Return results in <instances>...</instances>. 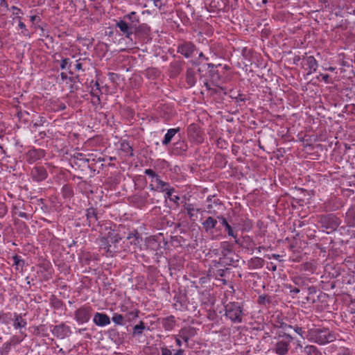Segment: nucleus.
<instances>
[{
    "mask_svg": "<svg viewBox=\"0 0 355 355\" xmlns=\"http://www.w3.org/2000/svg\"><path fill=\"white\" fill-rule=\"evenodd\" d=\"M144 173L150 180V191L165 194L173 187L170 182L163 180L162 177L151 168L145 169Z\"/></svg>",
    "mask_w": 355,
    "mask_h": 355,
    "instance_id": "1",
    "label": "nucleus"
},
{
    "mask_svg": "<svg viewBox=\"0 0 355 355\" xmlns=\"http://www.w3.org/2000/svg\"><path fill=\"white\" fill-rule=\"evenodd\" d=\"M337 334L329 329H312L309 331V340L324 345L336 340Z\"/></svg>",
    "mask_w": 355,
    "mask_h": 355,
    "instance_id": "2",
    "label": "nucleus"
},
{
    "mask_svg": "<svg viewBox=\"0 0 355 355\" xmlns=\"http://www.w3.org/2000/svg\"><path fill=\"white\" fill-rule=\"evenodd\" d=\"M274 339L277 341L271 349L272 351L278 355H287L293 337L282 331H279L275 334Z\"/></svg>",
    "mask_w": 355,
    "mask_h": 355,
    "instance_id": "3",
    "label": "nucleus"
},
{
    "mask_svg": "<svg viewBox=\"0 0 355 355\" xmlns=\"http://www.w3.org/2000/svg\"><path fill=\"white\" fill-rule=\"evenodd\" d=\"M209 70V76L211 81L216 86H219L220 84L226 82L227 76L223 74L224 71L230 70V67L227 65L223 66L221 64H214L211 63L207 64Z\"/></svg>",
    "mask_w": 355,
    "mask_h": 355,
    "instance_id": "4",
    "label": "nucleus"
},
{
    "mask_svg": "<svg viewBox=\"0 0 355 355\" xmlns=\"http://www.w3.org/2000/svg\"><path fill=\"white\" fill-rule=\"evenodd\" d=\"M318 222L327 232L336 230L340 223V219L332 214L319 216Z\"/></svg>",
    "mask_w": 355,
    "mask_h": 355,
    "instance_id": "5",
    "label": "nucleus"
},
{
    "mask_svg": "<svg viewBox=\"0 0 355 355\" xmlns=\"http://www.w3.org/2000/svg\"><path fill=\"white\" fill-rule=\"evenodd\" d=\"M225 315L232 322H242V309L238 302H230L225 305Z\"/></svg>",
    "mask_w": 355,
    "mask_h": 355,
    "instance_id": "6",
    "label": "nucleus"
},
{
    "mask_svg": "<svg viewBox=\"0 0 355 355\" xmlns=\"http://www.w3.org/2000/svg\"><path fill=\"white\" fill-rule=\"evenodd\" d=\"M20 336L13 335L0 347V355H8L12 349L19 345L26 337V334L20 331Z\"/></svg>",
    "mask_w": 355,
    "mask_h": 355,
    "instance_id": "7",
    "label": "nucleus"
},
{
    "mask_svg": "<svg viewBox=\"0 0 355 355\" xmlns=\"http://www.w3.org/2000/svg\"><path fill=\"white\" fill-rule=\"evenodd\" d=\"M93 309L87 304H84L74 312V319L78 324H85L89 321Z\"/></svg>",
    "mask_w": 355,
    "mask_h": 355,
    "instance_id": "8",
    "label": "nucleus"
},
{
    "mask_svg": "<svg viewBox=\"0 0 355 355\" xmlns=\"http://www.w3.org/2000/svg\"><path fill=\"white\" fill-rule=\"evenodd\" d=\"M177 52L188 59L198 53V48L191 42L184 41L178 45Z\"/></svg>",
    "mask_w": 355,
    "mask_h": 355,
    "instance_id": "9",
    "label": "nucleus"
},
{
    "mask_svg": "<svg viewBox=\"0 0 355 355\" xmlns=\"http://www.w3.org/2000/svg\"><path fill=\"white\" fill-rule=\"evenodd\" d=\"M235 243L250 254H252L254 252L257 245L254 239L248 235L242 236L241 239L238 238L235 241Z\"/></svg>",
    "mask_w": 355,
    "mask_h": 355,
    "instance_id": "10",
    "label": "nucleus"
},
{
    "mask_svg": "<svg viewBox=\"0 0 355 355\" xmlns=\"http://www.w3.org/2000/svg\"><path fill=\"white\" fill-rule=\"evenodd\" d=\"M126 241L129 245L128 246V249H125V250L136 252L137 249L140 248V243L142 241V238L138 231L137 230H134L128 234Z\"/></svg>",
    "mask_w": 355,
    "mask_h": 355,
    "instance_id": "11",
    "label": "nucleus"
},
{
    "mask_svg": "<svg viewBox=\"0 0 355 355\" xmlns=\"http://www.w3.org/2000/svg\"><path fill=\"white\" fill-rule=\"evenodd\" d=\"M52 334L58 339H64L69 337L71 334V327L64 322L55 325L51 329Z\"/></svg>",
    "mask_w": 355,
    "mask_h": 355,
    "instance_id": "12",
    "label": "nucleus"
},
{
    "mask_svg": "<svg viewBox=\"0 0 355 355\" xmlns=\"http://www.w3.org/2000/svg\"><path fill=\"white\" fill-rule=\"evenodd\" d=\"M120 310L124 314L123 315L126 318V322H131L137 318H138L139 310L135 309L132 305L128 304H122L120 306Z\"/></svg>",
    "mask_w": 355,
    "mask_h": 355,
    "instance_id": "13",
    "label": "nucleus"
},
{
    "mask_svg": "<svg viewBox=\"0 0 355 355\" xmlns=\"http://www.w3.org/2000/svg\"><path fill=\"white\" fill-rule=\"evenodd\" d=\"M116 26L120 30L122 35L125 36L128 39H131L132 34L137 31L134 27H132V26L124 19H120L116 21Z\"/></svg>",
    "mask_w": 355,
    "mask_h": 355,
    "instance_id": "14",
    "label": "nucleus"
},
{
    "mask_svg": "<svg viewBox=\"0 0 355 355\" xmlns=\"http://www.w3.org/2000/svg\"><path fill=\"white\" fill-rule=\"evenodd\" d=\"M188 137L195 142H202L203 138L200 127L196 123H191L187 127Z\"/></svg>",
    "mask_w": 355,
    "mask_h": 355,
    "instance_id": "15",
    "label": "nucleus"
},
{
    "mask_svg": "<svg viewBox=\"0 0 355 355\" xmlns=\"http://www.w3.org/2000/svg\"><path fill=\"white\" fill-rule=\"evenodd\" d=\"M45 156L44 150L40 148H32L25 154V159L28 164H33Z\"/></svg>",
    "mask_w": 355,
    "mask_h": 355,
    "instance_id": "16",
    "label": "nucleus"
},
{
    "mask_svg": "<svg viewBox=\"0 0 355 355\" xmlns=\"http://www.w3.org/2000/svg\"><path fill=\"white\" fill-rule=\"evenodd\" d=\"M187 150V142L183 139H179L173 144L171 148V153L176 156L183 155H185Z\"/></svg>",
    "mask_w": 355,
    "mask_h": 355,
    "instance_id": "17",
    "label": "nucleus"
},
{
    "mask_svg": "<svg viewBox=\"0 0 355 355\" xmlns=\"http://www.w3.org/2000/svg\"><path fill=\"white\" fill-rule=\"evenodd\" d=\"M159 324L162 327L167 331L173 330L177 325L176 318L174 315H171L165 318H161L158 319Z\"/></svg>",
    "mask_w": 355,
    "mask_h": 355,
    "instance_id": "18",
    "label": "nucleus"
},
{
    "mask_svg": "<svg viewBox=\"0 0 355 355\" xmlns=\"http://www.w3.org/2000/svg\"><path fill=\"white\" fill-rule=\"evenodd\" d=\"M157 111L160 116L165 121L171 119L175 113L173 107L168 104H161L159 105Z\"/></svg>",
    "mask_w": 355,
    "mask_h": 355,
    "instance_id": "19",
    "label": "nucleus"
},
{
    "mask_svg": "<svg viewBox=\"0 0 355 355\" xmlns=\"http://www.w3.org/2000/svg\"><path fill=\"white\" fill-rule=\"evenodd\" d=\"M85 216L87 219V224L89 227H93L96 224L98 225V211L96 208H87L86 209Z\"/></svg>",
    "mask_w": 355,
    "mask_h": 355,
    "instance_id": "20",
    "label": "nucleus"
},
{
    "mask_svg": "<svg viewBox=\"0 0 355 355\" xmlns=\"http://www.w3.org/2000/svg\"><path fill=\"white\" fill-rule=\"evenodd\" d=\"M31 175L33 180L36 182H42L48 176L46 170L42 166H35L33 167Z\"/></svg>",
    "mask_w": 355,
    "mask_h": 355,
    "instance_id": "21",
    "label": "nucleus"
},
{
    "mask_svg": "<svg viewBox=\"0 0 355 355\" xmlns=\"http://www.w3.org/2000/svg\"><path fill=\"white\" fill-rule=\"evenodd\" d=\"M196 329L192 327H186L179 331L178 336L188 345L189 340L196 334Z\"/></svg>",
    "mask_w": 355,
    "mask_h": 355,
    "instance_id": "22",
    "label": "nucleus"
},
{
    "mask_svg": "<svg viewBox=\"0 0 355 355\" xmlns=\"http://www.w3.org/2000/svg\"><path fill=\"white\" fill-rule=\"evenodd\" d=\"M98 244L100 248L111 257H113L119 251L118 246H112V244L108 243L105 236H102L99 239Z\"/></svg>",
    "mask_w": 355,
    "mask_h": 355,
    "instance_id": "23",
    "label": "nucleus"
},
{
    "mask_svg": "<svg viewBox=\"0 0 355 355\" xmlns=\"http://www.w3.org/2000/svg\"><path fill=\"white\" fill-rule=\"evenodd\" d=\"M161 355H183L184 349L182 348L173 349V345H167L165 343L160 345Z\"/></svg>",
    "mask_w": 355,
    "mask_h": 355,
    "instance_id": "24",
    "label": "nucleus"
},
{
    "mask_svg": "<svg viewBox=\"0 0 355 355\" xmlns=\"http://www.w3.org/2000/svg\"><path fill=\"white\" fill-rule=\"evenodd\" d=\"M210 6L219 11L224 12H228L230 10H233L234 8L233 6H230L229 0H212Z\"/></svg>",
    "mask_w": 355,
    "mask_h": 355,
    "instance_id": "25",
    "label": "nucleus"
},
{
    "mask_svg": "<svg viewBox=\"0 0 355 355\" xmlns=\"http://www.w3.org/2000/svg\"><path fill=\"white\" fill-rule=\"evenodd\" d=\"M198 80L197 71L191 67L187 69L185 73V81L187 84V87L191 88L196 85Z\"/></svg>",
    "mask_w": 355,
    "mask_h": 355,
    "instance_id": "26",
    "label": "nucleus"
},
{
    "mask_svg": "<svg viewBox=\"0 0 355 355\" xmlns=\"http://www.w3.org/2000/svg\"><path fill=\"white\" fill-rule=\"evenodd\" d=\"M303 66L305 67L306 70H308L307 75H310L316 71L318 64L315 58L313 56L310 55L304 58Z\"/></svg>",
    "mask_w": 355,
    "mask_h": 355,
    "instance_id": "27",
    "label": "nucleus"
},
{
    "mask_svg": "<svg viewBox=\"0 0 355 355\" xmlns=\"http://www.w3.org/2000/svg\"><path fill=\"white\" fill-rule=\"evenodd\" d=\"M94 323L99 327H105L110 324V318L103 313L96 312L93 317Z\"/></svg>",
    "mask_w": 355,
    "mask_h": 355,
    "instance_id": "28",
    "label": "nucleus"
},
{
    "mask_svg": "<svg viewBox=\"0 0 355 355\" xmlns=\"http://www.w3.org/2000/svg\"><path fill=\"white\" fill-rule=\"evenodd\" d=\"M265 261L259 257H252L247 261V266L250 270L261 269L263 267Z\"/></svg>",
    "mask_w": 355,
    "mask_h": 355,
    "instance_id": "29",
    "label": "nucleus"
},
{
    "mask_svg": "<svg viewBox=\"0 0 355 355\" xmlns=\"http://www.w3.org/2000/svg\"><path fill=\"white\" fill-rule=\"evenodd\" d=\"M218 223L217 219L212 217L208 216L202 223V226L207 233H213L214 229L216 228Z\"/></svg>",
    "mask_w": 355,
    "mask_h": 355,
    "instance_id": "30",
    "label": "nucleus"
},
{
    "mask_svg": "<svg viewBox=\"0 0 355 355\" xmlns=\"http://www.w3.org/2000/svg\"><path fill=\"white\" fill-rule=\"evenodd\" d=\"M148 196V193L135 196L132 200L133 205L139 209H142L146 207L147 205Z\"/></svg>",
    "mask_w": 355,
    "mask_h": 355,
    "instance_id": "31",
    "label": "nucleus"
},
{
    "mask_svg": "<svg viewBox=\"0 0 355 355\" xmlns=\"http://www.w3.org/2000/svg\"><path fill=\"white\" fill-rule=\"evenodd\" d=\"M12 323L14 329L19 330L23 328H26L27 325L26 320L23 318L21 313H17L16 312H15V316L13 317Z\"/></svg>",
    "mask_w": 355,
    "mask_h": 355,
    "instance_id": "32",
    "label": "nucleus"
},
{
    "mask_svg": "<svg viewBox=\"0 0 355 355\" xmlns=\"http://www.w3.org/2000/svg\"><path fill=\"white\" fill-rule=\"evenodd\" d=\"M180 131V127L168 129L166 133L165 134L164 139L162 141V145L164 146H167L168 144H170L175 135L178 133Z\"/></svg>",
    "mask_w": 355,
    "mask_h": 355,
    "instance_id": "33",
    "label": "nucleus"
},
{
    "mask_svg": "<svg viewBox=\"0 0 355 355\" xmlns=\"http://www.w3.org/2000/svg\"><path fill=\"white\" fill-rule=\"evenodd\" d=\"M125 21H128V23L132 26L137 31H138L139 24V17L136 12H131L123 17Z\"/></svg>",
    "mask_w": 355,
    "mask_h": 355,
    "instance_id": "34",
    "label": "nucleus"
},
{
    "mask_svg": "<svg viewBox=\"0 0 355 355\" xmlns=\"http://www.w3.org/2000/svg\"><path fill=\"white\" fill-rule=\"evenodd\" d=\"M108 243L112 244V246H117V244L123 238L119 233L114 230L110 231L105 236Z\"/></svg>",
    "mask_w": 355,
    "mask_h": 355,
    "instance_id": "35",
    "label": "nucleus"
},
{
    "mask_svg": "<svg viewBox=\"0 0 355 355\" xmlns=\"http://www.w3.org/2000/svg\"><path fill=\"white\" fill-rule=\"evenodd\" d=\"M182 68V63L180 61L175 60L170 63L169 65V71L171 76H178Z\"/></svg>",
    "mask_w": 355,
    "mask_h": 355,
    "instance_id": "36",
    "label": "nucleus"
},
{
    "mask_svg": "<svg viewBox=\"0 0 355 355\" xmlns=\"http://www.w3.org/2000/svg\"><path fill=\"white\" fill-rule=\"evenodd\" d=\"M233 244L228 241L220 243L221 256L235 255L233 251Z\"/></svg>",
    "mask_w": 355,
    "mask_h": 355,
    "instance_id": "37",
    "label": "nucleus"
},
{
    "mask_svg": "<svg viewBox=\"0 0 355 355\" xmlns=\"http://www.w3.org/2000/svg\"><path fill=\"white\" fill-rule=\"evenodd\" d=\"M176 192L175 187L173 186L165 194L164 198L168 199L171 202H174L176 205H179L180 198L178 195H174Z\"/></svg>",
    "mask_w": 355,
    "mask_h": 355,
    "instance_id": "38",
    "label": "nucleus"
},
{
    "mask_svg": "<svg viewBox=\"0 0 355 355\" xmlns=\"http://www.w3.org/2000/svg\"><path fill=\"white\" fill-rule=\"evenodd\" d=\"M15 312H0V322L5 325H8L12 323Z\"/></svg>",
    "mask_w": 355,
    "mask_h": 355,
    "instance_id": "39",
    "label": "nucleus"
},
{
    "mask_svg": "<svg viewBox=\"0 0 355 355\" xmlns=\"http://www.w3.org/2000/svg\"><path fill=\"white\" fill-rule=\"evenodd\" d=\"M234 257H236V255L221 256L220 257V263L225 266H235L239 260L235 259Z\"/></svg>",
    "mask_w": 355,
    "mask_h": 355,
    "instance_id": "40",
    "label": "nucleus"
},
{
    "mask_svg": "<svg viewBox=\"0 0 355 355\" xmlns=\"http://www.w3.org/2000/svg\"><path fill=\"white\" fill-rule=\"evenodd\" d=\"M146 245L150 250H157L160 248V243L155 236H150L146 240Z\"/></svg>",
    "mask_w": 355,
    "mask_h": 355,
    "instance_id": "41",
    "label": "nucleus"
},
{
    "mask_svg": "<svg viewBox=\"0 0 355 355\" xmlns=\"http://www.w3.org/2000/svg\"><path fill=\"white\" fill-rule=\"evenodd\" d=\"M331 347L337 349L336 355H354L353 349L343 346L337 347L336 345H332Z\"/></svg>",
    "mask_w": 355,
    "mask_h": 355,
    "instance_id": "42",
    "label": "nucleus"
},
{
    "mask_svg": "<svg viewBox=\"0 0 355 355\" xmlns=\"http://www.w3.org/2000/svg\"><path fill=\"white\" fill-rule=\"evenodd\" d=\"M174 301L175 302L174 303V306L176 309L183 311L187 308V304L185 303L184 297L183 296H175Z\"/></svg>",
    "mask_w": 355,
    "mask_h": 355,
    "instance_id": "43",
    "label": "nucleus"
},
{
    "mask_svg": "<svg viewBox=\"0 0 355 355\" xmlns=\"http://www.w3.org/2000/svg\"><path fill=\"white\" fill-rule=\"evenodd\" d=\"M145 329V323L141 320L138 324L134 326L132 333V336L135 337L141 336Z\"/></svg>",
    "mask_w": 355,
    "mask_h": 355,
    "instance_id": "44",
    "label": "nucleus"
},
{
    "mask_svg": "<svg viewBox=\"0 0 355 355\" xmlns=\"http://www.w3.org/2000/svg\"><path fill=\"white\" fill-rule=\"evenodd\" d=\"M304 352L305 355H322L320 349L315 345H306Z\"/></svg>",
    "mask_w": 355,
    "mask_h": 355,
    "instance_id": "45",
    "label": "nucleus"
},
{
    "mask_svg": "<svg viewBox=\"0 0 355 355\" xmlns=\"http://www.w3.org/2000/svg\"><path fill=\"white\" fill-rule=\"evenodd\" d=\"M185 210L187 211V214L191 219H193L196 216V214L200 211L199 209H196L194 207L193 204H187L186 203L184 205Z\"/></svg>",
    "mask_w": 355,
    "mask_h": 355,
    "instance_id": "46",
    "label": "nucleus"
},
{
    "mask_svg": "<svg viewBox=\"0 0 355 355\" xmlns=\"http://www.w3.org/2000/svg\"><path fill=\"white\" fill-rule=\"evenodd\" d=\"M64 198H71L73 196V187L70 184H64L61 190Z\"/></svg>",
    "mask_w": 355,
    "mask_h": 355,
    "instance_id": "47",
    "label": "nucleus"
},
{
    "mask_svg": "<svg viewBox=\"0 0 355 355\" xmlns=\"http://www.w3.org/2000/svg\"><path fill=\"white\" fill-rule=\"evenodd\" d=\"M309 295L306 297V301L309 304H314L317 300L318 297H315L316 291L314 287L309 288Z\"/></svg>",
    "mask_w": 355,
    "mask_h": 355,
    "instance_id": "48",
    "label": "nucleus"
},
{
    "mask_svg": "<svg viewBox=\"0 0 355 355\" xmlns=\"http://www.w3.org/2000/svg\"><path fill=\"white\" fill-rule=\"evenodd\" d=\"M91 96L92 97V103L94 105H98L101 103V94H102L101 92H96L94 90V87L92 88L90 92H89Z\"/></svg>",
    "mask_w": 355,
    "mask_h": 355,
    "instance_id": "49",
    "label": "nucleus"
},
{
    "mask_svg": "<svg viewBox=\"0 0 355 355\" xmlns=\"http://www.w3.org/2000/svg\"><path fill=\"white\" fill-rule=\"evenodd\" d=\"M112 322L117 325H124L126 322V318L123 315L114 313L112 318Z\"/></svg>",
    "mask_w": 355,
    "mask_h": 355,
    "instance_id": "50",
    "label": "nucleus"
},
{
    "mask_svg": "<svg viewBox=\"0 0 355 355\" xmlns=\"http://www.w3.org/2000/svg\"><path fill=\"white\" fill-rule=\"evenodd\" d=\"M121 150L125 153L129 157H132L134 155L132 153V148L128 141H123L121 143Z\"/></svg>",
    "mask_w": 355,
    "mask_h": 355,
    "instance_id": "51",
    "label": "nucleus"
},
{
    "mask_svg": "<svg viewBox=\"0 0 355 355\" xmlns=\"http://www.w3.org/2000/svg\"><path fill=\"white\" fill-rule=\"evenodd\" d=\"M12 260L14 261L13 266H15V269L17 270H19V268L22 269L24 266V260H23L20 256L17 254L14 255L12 257Z\"/></svg>",
    "mask_w": 355,
    "mask_h": 355,
    "instance_id": "52",
    "label": "nucleus"
},
{
    "mask_svg": "<svg viewBox=\"0 0 355 355\" xmlns=\"http://www.w3.org/2000/svg\"><path fill=\"white\" fill-rule=\"evenodd\" d=\"M71 63H72L71 61L68 58L62 59L61 61H60V69H68L69 73L72 75L73 72L70 70V67L71 66Z\"/></svg>",
    "mask_w": 355,
    "mask_h": 355,
    "instance_id": "53",
    "label": "nucleus"
},
{
    "mask_svg": "<svg viewBox=\"0 0 355 355\" xmlns=\"http://www.w3.org/2000/svg\"><path fill=\"white\" fill-rule=\"evenodd\" d=\"M235 101L238 105L241 106L245 104L248 100L246 96L243 94H239L236 96H231Z\"/></svg>",
    "mask_w": 355,
    "mask_h": 355,
    "instance_id": "54",
    "label": "nucleus"
},
{
    "mask_svg": "<svg viewBox=\"0 0 355 355\" xmlns=\"http://www.w3.org/2000/svg\"><path fill=\"white\" fill-rule=\"evenodd\" d=\"M171 341H174L175 343V347L178 348H182V340L178 336V334L177 336L172 335L171 336L168 337Z\"/></svg>",
    "mask_w": 355,
    "mask_h": 355,
    "instance_id": "55",
    "label": "nucleus"
},
{
    "mask_svg": "<svg viewBox=\"0 0 355 355\" xmlns=\"http://www.w3.org/2000/svg\"><path fill=\"white\" fill-rule=\"evenodd\" d=\"M271 302L270 297L268 295H262L259 296L258 303L261 305H266L267 304H270Z\"/></svg>",
    "mask_w": 355,
    "mask_h": 355,
    "instance_id": "56",
    "label": "nucleus"
},
{
    "mask_svg": "<svg viewBox=\"0 0 355 355\" xmlns=\"http://www.w3.org/2000/svg\"><path fill=\"white\" fill-rule=\"evenodd\" d=\"M225 231L227 232V234L229 236L232 237L234 239V241L238 239V234L235 232V231L233 230L232 227L229 225L225 228Z\"/></svg>",
    "mask_w": 355,
    "mask_h": 355,
    "instance_id": "57",
    "label": "nucleus"
},
{
    "mask_svg": "<svg viewBox=\"0 0 355 355\" xmlns=\"http://www.w3.org/2000/svg\"><path fill=\"white\" fill-rule=\"evenodd\" d=\"M286 287L290 290V293H291V294L293 297H295L294 296L295 295H297V293H300V289L298 288L293 287V286L291 285V284H289V285L287 284L286 286Z\"/></svg>",
    "mask_w": 355,
    "mask_h": 355,
    "instance_id": "58",
    "label": "nucleus"
},
{
    "mask_svg": "<svg viewBox=\"0 0 355 355\" xmlns=\"http://www.w3.org/2000/svg\"><path fill=\"white\" fill-rule=\"evenodd\" d=\"M17 19H19V24H18V26L19 27L22 29V33L24 35H27V32H28V30L26 29V25L24 22L21 21V18L20 17H17Z\"/></svg>",
    "mask_w": 355,
    "mask_h": 355,
    "instance_id": "59",
    "label": "nucleus"
},
{
    "mask_svg": "<svg viewBox=\"0 0 355 355\" xmlns=\"http://www.w3.org/2000/svg\"><path fill=\"white\" fill-rule=\"evenodd\" d=\"M74 157L76 158L78 160L84 162H89V159L85 157V155L81 153H77L74 155Z\"/></svg>",
    "mask_w": 355,
    "mask_h": 355,
    "instance_id": "60",
    "label": "nucleus"
},
{
    "mask_svg": "<svg viewBox=\"0 0 355 355\" xmlns=\"http://www.w3.org/2000/svg\"><path fill=\"white\" fill-rule=\"evenodd\" d=\"M320 77H321L322 80H323L327 84L331 83L330 76L328 74L320 73V75L318 76V78H319Z\"/></svg>",
    "mask_w": 355,
    "mask_h": 355,
    "instance_id": "61",
    "label": "nucleus"
},
{
    "mask_svg": "<svg viewBox=\"0 0 355 355\" xmlns=\"http://www.w3.org/2000/svg\"><path fill=\"white\" fill-rule=\"evenodd\" d=\"M293 330L297 334H299L300 336H301L302 337H303V334L304 333V331L303 330V329L302 327H300L298 326H295V327H293Z\"/></svg>",
    "mask_w": 355,
    "mask_h": 355,
    "instance_id": "62",
    "label": "nucleus"
},
{
    "mask_svg": "<svg viewBox=\"0 0 355 355\" xmlns=\"http://www.w3.org/2000/svg\"><path fill=\"white\" fill-rule=\"evenodd\" d=\"M157 73H158V71L156 69H154V68L148 69L146 70L147 76L154 75V76H156L157 75Z\"/></svg>",
    "mask_w": 355,
    "mask_h": 355,
    "instance_id": "63",
    "label": "nucleus"
},
{
    "mask_svg": "<svg viewBox=\"0 0 355 355\" xmlns=\"http://www.w3.org/2000/svg\"><path fill=\"white\" fill-rule=\"evenodd\" d=\"M349 312L351 313H355V299L354 300L351 301V303L349 304Z\"/></svg>",
    "mask_w": 355,
    "mask_h": 355,
    "instance_id": "64",
    "label": "nucleus"
}]
</instances>
